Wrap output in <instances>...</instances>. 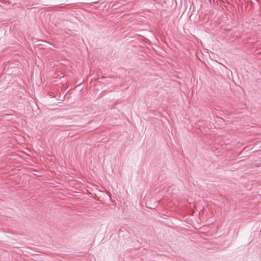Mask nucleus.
I'll return each instance as SVG.
<instances>
[{
    "instance_id": "nucleus-1",
    "label": "nucleus",
    "mask_w": 261,
    "mask_h": 261,
    "mask_svg": "<svg viewBox=\"0 0 261 261\" xmlns=\"http://www.w3.org/2000/svg\"><path fill=\"white\" fill-rule=\"evenodd\" d=\"M98 2H94V3L97 4V3H98Z\"/></svg>"
}]
</instances>
